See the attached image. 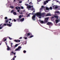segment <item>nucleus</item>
<instances>
[{
	"mask_svg": "<svg viewBox=\"0 0 60 60\" xmlns=\"http://www.w3.org/2000/svg\"><path fill=\"white\" fill-rule=\"evenodd\" d=\"M10 7L11 8H14L13 6H10Z\"/></svg>",
	"mask_w": 60,
	"mask_h": 60,
	"instance_id": "obj_39",
	"label": "nucleus"
},
{
	"mask_svg": "<svg viewBox=\"0 0 60 60\" xmlns=\"http://www.w3.org/2000/svg\"><path fill=\"white\" fill-rule=\"evenodd\" d=\"M9 40H12V38H10V37H9Z\"/></svg>",
	"mask_w": 60,
	"mask_h": 60,
	"instance_id": "obj_36",
	"label": "nucleus"
},
{
	"mask_svg": "<svg viewBox=\"0 0 60 60\" xmlns=\"http://www.w3.org/2000/svg\"><path fill=\"white\" fill-rule=\"evenodd\" d=\"M31 14L29 13V14L27 16V17H29V16H30V14Z\"/></svg>",
	"mask_w": 60,
	"mask_h": 60,
	"instance_id": "obj_30",
	"label": "nucleus"
},
{
	"mask_svg": "<svg viewBox=\"0 0 60 60\" xmlns=\"http://www.w3.org/2000/svg\"><path fill=\"white\" fill-rule=\"evenodd\" d=\"M13 13V14L14 15H16L17 14V13H16V12H14Z\"/></svg>",
	"mask_w": 60,
	"mask_h": 60,
	"instance_id": "obj_24",
	"label": "nucleus"
},
{
	"mask_svg": "<svg viewBox=\"0 0 60 60\" xmlns=\"http://www.w3.org/2000/svg\"><path fill=\"white\" fill-rule=\"evenodd\" d=\"M14 11V10H13L11 11V13H12V12H13Z\"/></svg>",
	"mask_w": 60,
	"mask_h": 60,
	"instance_id": "obj_41",
	"label": "nucleus"
},
{
	"mask_svg": "<svg viewBox=\"0 0 60 60\" xmlns=\"http://www.w3.org/2000/svg\"><path fill=\"white\" fill-rule=\"evenodd\" d=\"M13 54L14 55H16V53L15 52Z\"/></svg>",
	"mask_w": 60,
	"mask_h": 60,
	"instance_id": "obj_51",
	"label": "nucleus"
},
{
	"mask_svg": "<svg viewBox=\"0 0 60 60\" xmlns=\"http://www.w3.org/2000/svg\"><path fill=\"white\" fill-rule=\"evenodd\" d=\"M21 49V47H20V46H19L18 47V48L17 49H15V51H19L20 50V49Z\"/></svg>",
	"mask_w": 60,
	"mask_h": 60,
	"instance_id": "obj_4",
	"label": "nucleus"
},
{
	"mask_svg": "<svg viewBox=\"0 0 60 60\" xmlns=\"http://www.w3.org/2000/svg\"><path fill=\"white\" fill-rule=\"evenodd\" d=\"M33 12H35V11H34Z\"/></svg>",
	"mask_w": 60,
	"mask_h": 60,
	"instance_id": "obj_61",
	"label": "nucleus"
},
{
	"mask_svg": "<svg viewBox=\"0 0 60 60\" xmlns=\"http://www.w3.org/2000/svg\"><path fill=\"white\" fill-rule=\"evenodd\" d=\"M39 21L40 22L41 24H43L44 23V22L43 21H41V20H40Z\"/></svg>",
	"mask_w": 60,
	"mask_h": 60,
	"instance_id": "obj_17",
	"label": "nucleus"
},
{
	"mask_svg": "<svg viewBox=\"0 0 60 60\" xmlns=\"http://www.w3.org/2000/svg\"><path fill=\"white\" fill-rule=\"evenodd\" d=\"M12 45H13V43H11V47H13V46H12Z\"/></svg>",
	"mask_w": 60,
	"mask_h": 60,
	"instance_id": "obj_33",
	"label": "nucleus"
},
{
	"mask_svg": "<svg viewBox=\"0 0 60 60\" xmlns=\"http://www.w3.org/2000/svg\"><path fill=\"white\" fill-rule=\"evenodd\" d=\"M13 53H11L10 54V55H11V56H12V55H13V54H12Z\"/></svg>",
	"mask_w": 60,
	"mask_h": 60,
	"instance_id": "obj_50",
	"label": "nucleus"
},
{
	"mask_svg": "<svg viewBox=\"0 0 60 60\" xmlns=\"http://www.w3.org/2000/svg\"><path fill=\"white\" fill-rule=\"evenodd\" d=\"M54 17L55 18H56V19H58V16H55L54 15H53L52 17V19H53L54 18Z\"/></svg>",
	"mask_w": 60,
	"mask_h": 60,
	"instance_id": "obj_5",
	"label": "nucleus"
},
{
	"mask_svg": "<svg viewBox=\"0 0 60 60\" xmlns=\"http://www.w3.org/2000/svg\"><path fill=\"white\" fill-rule=\"evenodd\" d=\"M8 22L9 23H11V22Z\"/></svg>",
	"mask_w": 60,
	"mask_h": 60,
	"instance_id": "obj_60",
	"label": "nucleus"
},
{
	"mask_svg": "<svg viewBox=\"0 0 60 60\" xmlns=\"http://www.w3.org/2000/svg\"><path fill=\"white\" fill-rule=\"evenodd\" d=\"M4 27V26L2 25V26L0 27V29H2Z\"/></svg>",
	"mask_w": 60,
	"mask_h": 60,
	"instance_id": "obj_20",
	"label": "nucleus"
},
{
	"mask_svg": "<svg viewBox=\"0 0 60 60\" xmlns=\"http://www.w3.org/2000/svg\"><path fill=\"white\" fill-rule=\"evenodd\" d=\"M56 23H58V22H60V19H56L55 21Z\"/></svg>",
	"mask_w": 60,
	"mask_h": 60,
	"instance_id": "obj_13",
	"label": "nucleus"
},
{
	"mask_svg": "<svg viewBox=\"0 0 60 60\" xmlns=\"http://www.w3.org/2000/svg\"><path fill=\"white\" fill-rule=\"evenodd\" d=\"M21 8L22 9H24V7L22 6H21Z\"/></svg>",
	"mask_w": 60,
	"mask_h": 60,
	"instance_id": "obj_26",
	"label": "nucleus"
},
{
	"mask_svg": "<svg viewBox=\"0 0 60 60\" xmlns=\"http://www.w3.org/2000/svg\"><path fill=\"white\" fill-rule=\"evenodd\" d=\"M33 7V6L29 5L27 6V8L28 9V10H29V9H30L31 8V11H34V8Z\"/></svg>",
	"mask_w": 60,
	"mask_h": 60,
	"instance_id": "obj_2",
	"label": "nucleus"
},
{
	"mask_svg": "<svg viewBox=\"0 0 60 60\" xmlns=\"http://www.w3.org/2000/svg\"><path fill=\"white\" fill-rule=\"evenodd\" d=\"M18 46V44H17L15 45V47H17Z\"/></svg>",
	"mask_w": 60,
	"mask_h": 60,
	"instance_id": "obj_29",
	"label": "nucleus"
},
{
	"mask_svg": "<svg viewBox=\"0 0 60 60\" xmlns=\"http://www.w3.org/2000/svg\"><path fill=\"white\" fill-rule=\"evenodd\" d=\"M3 40L4 41H6L7 39H6V38H5L3 39Z\"/></svg>",
	"mask_w": 60,
	"mask_h": 60,
	"instance_id": "obj_23",
	"label": "nucleus"
},
{
	"mask_svg": "<svg viewBox=\"0 0 60 60\" xmlns=\"http://www.w3.org/2000/svg\"><path fill=\"white\" fill-rule=\"evenodd\" d=\"M26 36H25L23 37V38H24V39H25V40H26L27 38H27L26 37Z\"/></svg>",
	"mask_w": 60,
	"mask_h": 60,
	"instance_id": "obj_22",
	"label": "nucleus"
},
{
	"mask_svg": "<svg viewBox=\"0 0 60 60\" xmlns=\"http://www.w3.org/2000/svg\"><path fill=\"white\" fill-rule=\"evenodd\" d=\"M55 15H56V13H59L60 12H59V11H55Z\"/></svg>",
	"mask_w": 60,
	"mask_h": 60,
	"instance_id": "obj_18",
	"label": "nucleus"
},
{
	"mask_svg": "<svg viewBox=\"0 0 60 60\" xmlns=\"http://www.w3.org/2000/svg\"><path fill=\"white\" fill-rule=\"evenodd\" d=\"M19 18L20 19V18H22V17H21V15H20L19 16Z\"/></svg>",
	"mask_w": 60,
	"mask_h": 60,
	"instance_id": "obj_34",
	"label": "nucleus"
},
{
	"mask_svg": "<svg viewBox=\"0 0 60 60\" xmlns=\"http://www.w3.org/2000/svg\"><path fill=\"white\" fill-rule=\"evenodd\" d=\"M9 20H11V19H9Z\"/></svg>",
	"mask_w": 60,
	"mask_h": 60,
	"instance_id": "obj_56",
	"label": "nucleus"
},
{
	"mask_svg": "<svg viewBox=\"0 0 60 60\" xmlns=\"http://www.w3.org/2000/svg\"><path fill=\"white\" fill-rule=\"evenodd\" d=\"M11 53H12V54H13L14 53L13 51H12L11 52Z\"/></svg>",
	"mask_w": 60,
	"mask_h": 60,
	"instance_id": "obj_55",
	"label": "nucleus"
},
{
	"mask_svg": "<svg viewBox=\"0 0 60 60\" xmlns=\"http://www.w3.org/2000/svg\"><path fill=\"white\" fill-rule=\"evenodd\" d=\"M35 15H34L32 17V19H33V20H35Z\"/></svg>",
	"mask_w": 60,
	"mask_h": 60,
	"instance_id": "obj_9",
	"label": "nucleus"
},
{
	"mask_svg": "<svg viewBox=\"0 0 60 60\" xmlns=\"http://www.w3.org/2000/svg\"><path fill=\"white\" fill-rule=\"evenodd\" d=\"M8 21H9L8 19L6 20H5V23H8Z\"/></svg>",
	"mask_w": 60,
	"mask_h": 60,
	"instance_id": "obj_19",
	"label": "nucleus"
},
{
	"mask_svg": "<svg viewBox=\"0 0 60 60\" xmlns=\"http://www.w3.org/2000/svg\"><path fill=\"white\" fill-rule=\"evenodd\" d=\"M7 19V17H5V19Z\"/></svg>",
	"mask_w": 60,
	"mask_h": 60,
	"instance_id": "obj_48",
	"label": "nucleus"
},
{
	"mask_svg": "<svg viewBox=\"0 0 60 60\" xmlns=\"http://www.w3.org/2000/svg\"><path fill=\"white\" fill-rule=\"evenodd\" d=\"M51 14L50 13H48L47 14V15H45L46 17H47V16H51Z\"/></svg>",
	"mask_w": 60,
	"mask_h": 60,
	"instance_id": "obj_12",
	"label": "nucleus"
},
{
	"mask_svg": "<svg viewBox=\"0 0 60 60\" xmlns=\"http://www.w3.org/2000/svg\"><path fill=\"white\" fill-rule=\"evenodd\" d=\"M3 25V23H2L1 24H0V26H2V25Z\"/></svg>",
	"mask_w": 60,
	"mask_h": 60,
	"instance_id": "obj_43",
	"label": "nucleus"
},
{
	"mask_svg": "<svg viewBox=\"0 0 60 60\" xmlns=\"http://www.w3.org/2000/svg\"><path fill=\"white\" fill-rule=\"evenodd\" d=\"M25 5H26V6H28V4H25Z\"/></svg>",
	"mask_w": 60,
	"mask_h": 60,
	"instance_id": "obj_49",
	"label": "nucleus"
},
{
	"mask_svg": "<svg viewBox=\"0 0 60 60\" xmlns=\"http://www.w3.org/2000/svg\"><path fill=\"white\" fill-rule=\"evenodd\" d=\"M22 1H19V3L20 4H21V3H22Z\"/></svg>",
	"mask_w": 60,
	"mask_h": 60,
	"instance_id": "obj_40",
	"label": "nucleus"
},
{
	"mask_svg": "<svg viewBox=\"0 0 60 60\" xmlns=\"http://www.w3.org/2000/svg\"><path fill=\"white\" fill-rule=\"evenodd\" d=\"M34 37L33 36H30V37H29V38H32V37Z\"/></svg>",
	"mask_w": 60,
	"mask_h": 60,
	"instance_id": "obj_28",
	"label": "nucleus"
},
{
	"mask_svg": "<svg viewBox=\"0 0 60 60\" xmlns=\"http://www.w3.org/2000/svg\"><path fill=\"white\" fill-rule=\"evenodd\" d=\"M22 13H23L22 12L20 13V14H22Z\"/></svg>",
	"mask_w": 60,
	"mask_h": 60,
	"instance_id": "obj_59",
	"label": "nucleus"
},
{
	"mask_svg": "<svg viewBox=\"0 0 60 60\" xmlns=\"http://www.w3.org/2000/svg\"><path fill=\"white\" fill-rule=\"evenodd\" d=\"M15 41V42H18V40H14Z\"/></svg>",
	"mask_w": 60,
	"mask_h": 60,
	"instance_id": "obj_31",
	"label": "nucleus"
},
{
	"mask_svg": "<svg viewBox=\"0 0 60 60\" xmlns=\"http://www.w3.org/2000/svg\"><path fill=\"white\" fill-rule=\"evenodd\" d=\"M30 35V33H28L27 34H26L25 35L26 36V37H28L29 35Z\"/></svg>",
	"mask_w": 60,
	"mask_h": 60,
	"instance_id": "obj_11",
	"label": "nucleus"
},
{
	"mask_svg": "<svg viewBox=\"0 0 60 60\" xmlns=\"http://www.w3.org/2000/svg\"><path fill=\"white\" fill-rule=\"evenodd\" d=\"M44 4H45V5H46V4H47V3H46V2H44Z\"/></svg>",
	"mask_w": 60,
	"mask_h": 60,
	"instance_id": "obj_25",
	"label": "nucleus"
},
{
	"mask_svg": "<svg viewBox=\"0 0 60 60\" xmlns=\"http://www.w3.org/2000/svg\"><path fill=\"white\" fill-rule=\"evenodd\" d=\"M49 17L46 18H45V20L44 21V24H45L47 23L48 22V20H49Z\"/></svg>",
	"mask_w": 60,
	"mask_h": 60,
	"instance_id": "obj_3",
	"label": "nucleus"
},
{
	"mask_svg": "<svg viewBox=\"0 0 60 60\" xmlns=\"http://www.w3.org/2000/svg\"><path fill=\"white\" fill-rule=\"evenodd\" d=\"M41 0H37V1L38 2H39L40 1H41Z\"/></svg>",
	"mask_w": 60,
	"mask_h": 60,
	"instance_id": "obj_37",
	"label": "nucleus"
},
{
	"mask_svg": "<svg viewBox=\"0 0 60 60\" xmlns=\"http://www.w3.org/2000/svg\"><path fill=\"white\" fill-rule=\"evenodd\" d=\"M19 1V0H14L13 2H15V1Z\"/></svg>",
	"mask_w": 60,
	"mask_h": 60,
	"instance_id": "obj_44",
	"label": "nucleus"
},
{
	"mask_svg": "<svg viewBox=\"0 0 60 60\" xmlns=\"http://www.w3.org/2000/svg\"><path fill=\"white\" fill-rule=\"evenodd\" d=\"M26 51L25 50H24L23 51V52H24V53H26Z\"/></svg>",
	"mask_w": 60,
	"mask_h": 60,
	"instance_id": "obj_38",
	"label": "nucleus"
},
{
	"mask_svg": "<svg viewBox=\"0 0 60 60\" xmlns=\"http://www.w3.org/2000/svg\"><path fill=\"white\" fill-rule=\"evenodd\" d=\"M59 26H60V23L59 24Z\"/></svg>",
	"mask_w": 60,
	"mask_h": 60,
	"instance_id": "obj_63",
	"label": "nucleus"
},
{
	"mask_svg": "<svg viewBox=\"0 0 60 60\" xmlns=\"http://www.w3.org/2000/svg\"><path fill=\"white\" fill-rule=\"evenodd\" d=\"M47 25H48L49 26H50V25H53V23L51 22H48V23H47Z\"/></svg>",
	"mask_w": 60,
	"mask_h": 60,
	"instance_id": "obj_7",
	"label": "nucleus"
},
{
	"mask_svg": "<svg viewBox=\"0 0 60 60\" xmlns=\"http://www.w3.org/2000/svg\"><path fill=\"white\" fill-rule=\"evenodd\" d=\"M53 8L54 10H55L57 8V6L56 5H55L53 6Z\"/></svg>",
	"mask_w": 60,
	"mask_h": 60,
	"instance_id": "obj_6",
	"label": "nucleus"
},
{
	"mask_svg": "<svg viewBox=\"0 0 60 60\" xmlns=\"http://www.w3.org/2000/svg\"><path fill=\"white\" fill-rule=\"evenodd\" d=\"M59 2V1H56V3H58Z\"/></svg>",
	"mask_w": 60,
	"mask_h": 60,
	"instance_id": "obj_54",
	"label": "nucleus"
},
{
	"mask_svg": "<svg viewBox=\"0 0 60 60\" xmlns=\"http://www.w3.org/2000/svg\"><path fill=\"white\" fill-rule=\"evenodd\" d=\"M17 11L18 12H19V10H17Z\"/></svg>",
	"mask_w": 60,
	"mask_h": 60,
	"instance_id": "obj_52",
	"label": "nucleus"
},
{
	"mask_svg": "<svg viewBox=\"0 0 60 60\" xmlns=\"http://www.w3.org/2000/svg\"><path fill=\"white\" fill-rule=\"evenodd\" d=\"M5 43H6V45H7V44L6 43V42H5Z\"/></svg>",
	"mask_w": 60,
	"mask_h": 60,
	"instance_id": "obj_58",
	"label": "nucleus"
},
{
	"mask_svg": "<svg viewBox=\"0 0 60 60\" xmlns=\"http://www.w3.org/2000/svg\"><path fill=\"white\" fill-rule=\"evenodd\" d=\"M15 8L16 10H18V7H15Z\"/></svg>",
	"mask_w": 60,
	"mask_h": 60,
	"instance_id": "obj_46",
	"label": "nucleus"
},
{
	"mask_svg": "<svg viewBox=\"0 0 60 60\" xmlns=\"http://www.w3.org/2000/svg\"><path fill=\"white\" fill-rule=\"evenodd\" d=\"M14 22H16V20L15 19H14Z\"/></svg>",
	"mask_w": 60,
	"mask_h": 60,
	"instance_id": "obj_45",
	"label": "nucleus"
},
{
	"mask_svg": "<svg viewBox=\"0 0 60 60\" xmlns=\"http://www.w3.org/2000/svg\"><path fill=\"white\" fill-rule=\"evenodd\" d=\"M7 50H10L11 49V48L9 47L8 46H7Z\"/></svg>",
	"mask_w": 60,
	"mask_h": 60,
	"instance_id": "obj_14",
	"label": "nucleus"
},
{
	"mask_svg": "<svg viewBox=\"0 0 60 60\" xmlns=\"http://www.w3.org/2000/svg\"><path fill=\"white\" fill-rule=\"evenodd\" d=\"M22 39V37H21L19 38V39Z\"/></svg>",
	"mask_w": 60,
	"mask_h": 60,
	"instance_id": "obj_47",
	"label": "nucleus"
},
{
	"mask_svg": "<svg viewBox=\"0 0 60 60\" xmlns=\"http://www.w3.org/2000/svg\"><path fill=\"white\" fill-rule=\"evenodd\" d=\"M51 1V0H47L46 1V3H48V1Z\"/></svg>",
	"mask_w": 60,
	"mask_h": 60,
	"instance_id": "obj_27",
	"label": "nucleus"
},
{
	"mask_svg": "<svg viewBox=\"0 0 60 60\" xmlns=\"http://www.w3.org/2000/svg\"><path fill=\"white\" fill-rule=\"evenodd\" d=\"M7 25L6 24H4V25H3L2 26L4 25V26H6V25Z\"/></svg>",
	"mask_w": 60,
	"mask_h": 60,
	"instance_id": "obj_42",
	"label": "nucleus"
},
{
	"mask_svg": "<svg viewBox=\"0 0 60 60\" xmlns=\"http://www.w3.org/2000/svg\"><path fill=\"white\" fill-rule=\"evenodd\" d=\"M50 9L51 10H52V7H50Z\"/></svg>",
	"mask_w": 60,
	"mask_h": 60,
	"instance_id": "obj_35",
	"label": "nucleus"
},
{
	"mask_svg": "<svg viewBox=\"0 0 60 60\" xmlns=\"http://www.w3.org/2000/svg\"><path fill=\"white\" fill-rule=\"evenodd\" d=\"M45 9H44V10L45 12H47L46 11V10H49V8L47 7H45Z\"/></svg>",
	"mask_w": 60,
	"mask_h": 60,
	"instance_id": "obj_10",
	"label": "nucleus"
},
{
	"mask_svg": "<svg viewBox=\"0 0 60 60\" xmlns=\"http://www.w3.org/2000/svg\"><path fill=\"white\" fill-rule=\"evenodd\" d=\"M44 7L43 6H42L41 8L40 9V11H41V10H43V9L44 8Z\"/></svg>",
	"mask_w": 60,
	"mask_h": 60,
	"instance_id": "obj_15",
	"label": "nucleus"
},
{
	"mask_svg": "<svg viewBox=\"0 0 60 60\" xmlns=\"http://www.w3.org/2000/svg\"><path fill=\"white\" fill-rule=\"evenodd\" d=\"M18 42H20V40H18Z\"/></svg>",
	"mask_w": 60,
	"mask_h": 60,
	"instance_id": "obj_57",
	"label": "nucleus"
},
{
	"mask_svg": "<svg viewBox=\"0 0 60 60\" xmlns=\"http://www.w3.org/2000/svg\"><path fill=\"white\" fill-rule=\"evenodd\" d=\"M12 23H11L10 24H8L7 25L8 26H9V27H11V26H12Z\"/></svg>",
	"mask_w": 60,
	"mask_h": 60,
	"instance_id": "obj_8",
	"label": "nucleus"
},
{
	"mask_svg": "<svg viewBox=\"0 0 60 60\" xmlns=\"http://www.w3.org/2000/svg\"><path fill=\"white\" fill-rule=\"evenodd\" d=\"M20 18H19L17 19L16 20H17V21H18L19 22V21H20Z\"/></svg>",
	"mask_w": 60,
	"mask_h": 60,
	"instance_id": "obj_21",
	"label": "nucleus"
},
{
	"mask_svg": "<svg viewBox=\"0 0 60 60\" xmlns=\"http://www.w3.org/2000/svg\"><path fill=\"white\" fill-rule=\"evenodd\" d=\"M1 45V44L0 43V45Z\"/></svg>",
	"mask_w": 60,
	"mask_h": 60,
	"instance_id": "obj_64",
	"label": "nucleus"
},
{
	"mask_svg": "<svg viewBox=\"0 0 60 60\" xmlns=\"http://www.w3.org/2000/svg\"><path fill=\"white\" fill-rule=\"evenodd\" d=\"M24 20H25V19L24 18H22L20 19V21L22 22L24 21Z\"/></svg>",
	"mask_w": 60,
	"mask_h": 60,
	"instance_id": "obj_16",
	"label": "nucleus"
},
{
	"mask_svg": "<svg viewBox=\"0 0 60 60\" xmlns=\"http://www.w3.org/2000/svg\"><path fill=\"white\" fill-rule=\"evenodd\" d=\"M35 15H36L37 17H38L39 18H41V13L40 12H38L36 14H35Z\"/></svg>",
	"mask_w": 60,
	"mask_h": 60,
	"instance_id": "obj_1",
	"label": "nucleus"
},
{
	"mask_svg": "<svg viewBox=\"0 0 60 60\" xmlns=\"http://www.w3.org/2000/svg\"><path fill=\"white\" fill-rule=\"evenodd\" d=\"M29 4H31V5L33 4V3H32V2H30Z\"/></svg>",
	"mask_w": 60,
	"mask_h": 60,
	"instance_id": "obj_32",
	"label": "nucleus"
},
{
	"mask_svg": "<svg viewBox=\"0 0 60 60\" xmlns=\"http://www.w3.org/2000/svg\"><path fill=\"white\" fill-rule=\"evenodd\" d=\"M18 9H20V7H18Z\"/></svg>",
	"mask_w": 60,
	"mask_h": 60,
	"instance_id": "obj_53",
	"label": "nucleus"
},
{
	"mask_svg": "<svg viewBox=\"0 0 60 60\" xmlns=\"http://www.w3.org/2000/svg\"><path fill=\"white\" fill-rule=\"evenodd\" d=\"M58 3H59V4H60V2H58Z\"/></svg>",
	"mask_w": 60,
	"mask_h": 60,
	"instance_id": "obj_62",
	"label": "nucleus"
}]
</instances>
